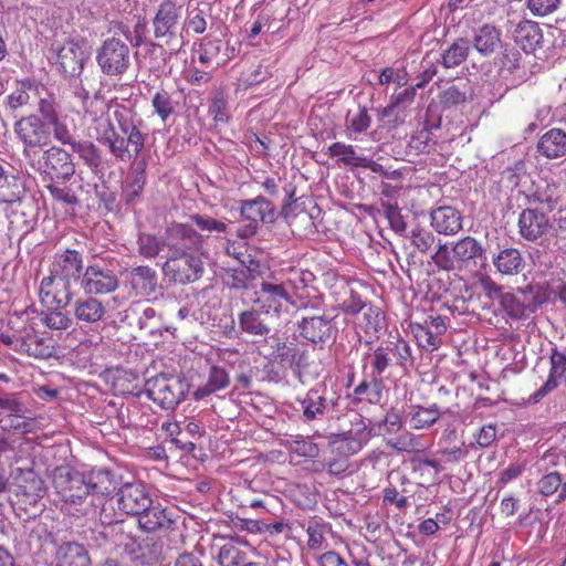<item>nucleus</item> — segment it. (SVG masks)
Masks as SVG:
<instances>
[{"instance_id":"nucleus-24","label":"nucleus","mask_w":566,"mask_h":566,"mask_svg":"<svg viewBox=\"0 0 566 566\" xmlns=\"http://www.w3.org/2000/svg\"><path fill=\"white\" fill-rule=\"evenodd\" d=\"M73 314L80 323L92 326L104 322L107 310L102 300L86 294L73 303Z\"/></svg>"},{"instance_id":"nucleus-10","label":"nucleus","mask_w":566,"mask_h":566,"mask_svg":"<svg viewBox=\"0 0 566 566\" xmlns=\"http://www.w3.org/2000/svg\"><path fill=\"white\" fill-rule=\"evenodd\" d=\"M56 64L60 71L70 77H78L88 60L87 41L85 39H69L54 49Z\"/></svg>"},{"instance_id":"nucleus-23","label":"nucleus","mask_w":566,"mask_h":566,"mask_svg":"<svg viewBox=\"0 0 566 566\" xmlns=\"http://www.w3.org/2000/svg\"><path fill=\"white\" fill-rule=\"evenodd\" d=\"M126 313V317H129L130 314L137 317L136 325L145 335L161 336L164 332L168 331L161 314L151 306L140 303L132 304Z\"/></svg>"},{"instance_id":"nucleus-49","label":"nucleus","mask_w":566,"mask_h":566,"mask_svg":"<svg viewBox=\"0 0 566 566\" xmlns=\"http://www.w3.org/2000/svg\"><path fill=\"white\" fill-rule=\"evenodd\" d=\"M21 349L29 356L40 359H46L53 355V347L44 338L35 334H28L22 338Z\"/></svg>"},{"instance_id":"nucleus-39","label":"nucleus","mask_w":566,"mask_h":566,"mask_svg":"<svg viewBox=\"0 0 566 566\" xmlns=\"http://www.w3.org/2000/svg\"><path fill=\"white\" fill-rule=\"evenodd\" d=\"M493 264L501 274H518L525 268V260L520 250L505 248L493 259Z\"/></svg>"},{"instance_id":"nucleus-3","label":"nucleus","mask_w":566,"mask_h":566,"mask_svg":"<svg viewBox=\"0 0 566 566\" xmlns=\"http://www.w3.org/2000/svg\"><path fill=\"white\" fill-rule=\"evenodd\" d=\"M189 391V384L177 376L157 375L146 380L144 392L164 409H175Z\"/></svg>"},{"instance_id":"nucleus-43","label":"nucleus","mask_w":566,"mask_h":566,"mask_svg":"<svg viewBox=\"0 0 566 566\" xmlns=\"http://www.w3.org/2000/svg\"><path fill=\"white\" fill-rule=\"evenodd\" d=\"M281 214L294 233L298 235H306L314 232L315 226L313 218L307 211L300 210L297 212H293L289 205H283Z\"/></svg>"},{"instance_id":"nucleus-25","label":"nucleus","mask_w":566,"mask_h":566,"mask_svg":"<svg viewBox=\"0 0 566 566\" xmlns=\"http://www.w3.org/2000/svg\"><path fill=\"white\" fill-rule=\"evenodd\" d=\"M549 221L545 212L537 208L524 209L518 217V229L522 238L535 241L547 232Z\"/></svg>"},{"instance_id":"nucleus-1","label":"nucleus","mask_w":566,"mask_h":566,"mask_svg":"<svg viewBox=\"0 0 566 566\" xmlns=\"http://www.w3.org/2000/svg\"><path fill=\"white\" fill-rule=\"evenodd\" d=\"M113 119L101 118L97 122L95 129L98 143L106 146L109 154L120 161L136 159L147 139V134L142 130L143 120L124 105H117Z\"/></svg>"},{"instance_id":"nucleus-33","label":"nucleus","mask_w":566,"mask_h":566,"mask_svg":"<svg viewBox=\"0 0 566 566\" xmlns=\"http://www.w3.org/2000/svg\"><path fill=\"white\" fill-rule=\"evenodd\" d=\"M130 286L140 295L149 296L155 293L158 285L156 271L148 265H138L128 272Z\"/></svg>"},{"instance_id":"nucleus-51","label":"nucleus","mask_w":566,"mask_h":566,"mask_svg":"<svg viewBox=\"0 0 566 566\" xmlns=\"http://www.w3.org/2000/svg\"><path fill=\"white\" fill-rule=\"evenodd\" d=\"M518 293L522 305L526 310L527 314H532L537 311L538 307L545 302V295L541 285L530 284L525 287H520L515 291Z\"/></svg>"},{"instance_id":"nucleus-52","label":"nucleus","mask_w":566,"mask_h":566,"mask_svg":"<svg viewBox=\"0 0 566 566\" xmlns=\"http://www.w3.org/2000/svg\"><path fill=\"white\" fill-rule=\"evenodd\" d=\"M146 184V161L140 160L136 164L134 176L124 190L127 203H133L142 195Z\"/></svg>"},{"instance_id":"nucleus-56","label":"nucleus","mask_w":566,"mask_h":566,"mask_svg":"<svg viewBox=\"0 0 566 566\" xmlns=\"http://www.w3.org/2000/svg\"><path fill=\"white\" fill-rule=\"evenodd\" d=\"M377 117L381 127L395 128L405 122V107L390 102L387 106L377 108Z\"/></svg>"},{"instance_id":"nucleus-32","label":"nucleus","mask_w":566,"mask_h":566,"mask_svg":"<svg viewBox=\"0 0 566 566\" xmlns=\"http://www.w3.org/2000/svg\"><path fill=\"white\" fill-rule=\"evenodd\" d=\"M56 566H90L91 558L84 545L76 542L62 543L55 553Z\"/></svg>"},{"instance_id":"nucleus-58","label":"nucleus","mask_w":566,"mask_h":566,"mask_svg":"<svg viewBox=\"0 0 566 566\" xmlns=\"http://www.w3.org/2000/svg\"><path fill=\"white\" fill-rule=\"evenodd\" d=\"M531 202L547 209L553 210L558 202V188L554 184H545L544 186H537L536 190L532 195Z\"/></svg>"},{"instance_id":"nucleus-59","label":"nucleus","mask_w":566,"mask_h":566,"mask_svg":"<svg viewBox=\"0 0 566 566\" xmlns=\"http://www.w3.org/2000/svg\"><path fill=\"white\" fill-rule=\"evenodd\" d=\"M378 212L381 213L388 220L391 230L399 234L405 233L407 224L401 214V210L397 206V203L381 201Z\"/></svg>"},{"instance_id":"nucleus-20","label":"nucleus","mask_w":566,"mask_h":566,"mask_svg":"<svg viewBox=\"0 0 566 566\" xmlns=\"http://www.w3.org/2000/svg\"><path fill=\"white\" fill-rule=\"evenodd\" d=\"M85 271L83 254L73 249L57 251L49 266V272L72 283L80 284Z\"/></svg>"},{"instance_id":"nucleus-12","label":"nucleus","mask_w":566,"mask_h":566,"mask_svg":"<svg viewBox=\"0 0 566 566\" xmlns=\"http://www.w3.org/2000/svg\"><path fill=\"white\" fill-rule=\"evenodd\" d=\"M164 258L163 272L175 283H192L203 274V262L197 253Z\"/></svg>"},{"instance_id":"nucleus-11","label":"nucleus","mask_w":566,"mask_h":566,"mask_svg":"<svg viewBox=\"0 0 566 566\" xmlns=\"http://www.w3.org/2000/svg\"><path fill=\"white\" fill-rule=\"evenodd\" d=\"M181 8L174 0H163L151 20L154 38L165 45L177 40Z\"/></svg>"},{"instance_id":"nucleus-18","label":"nucleus","mask_w":566,"mask_h":566,"mask_svg":"<svg viewBox=\"0 0 566 566\" xmlns=\"http://www.w3.org/2000/svg\"><path fill=\"white\" fill-rule=\"evenodd\" d=\"M115 496L118 510L133 516H137L143 511H146L153 500L146 485L142 482L120 484Z\"/></svg>"},{"instance_id":"nucleus-4","label":"nucleus","mask_w":566,"mask_h":566,"mask_svg":"<svg viewBox=\"0 0 566 566\" xmlns=\"http://www.w3.org/2000/svg\"><path fill=\"white\" fill-rule=\"evenodd\" d=\"M206 238L192 224L171 222L164 231L166 253L163 256L199 253L206 243Z\"/></svg>"},{"instance_id":"nucleus-31","label":"nucleus","mask_w":566,"mask_h":566,"mask_svg":"<svg viewBox=\"0 0 566 566\" xmlns=\"http://www.w3.org/2000/svg\"><path fill=\"white\" fill-rule=\"evenodd\" d=\"M430 218L431 226L438 233L451 235L462 229L461 213L450 206H443L432 210Z\"/></svg>"},{"instance_id":"nucleus-45","label":"nucleus","mask_w":566,"mask_h":566,"mask_svg":"<svg viewBox=\"0 0 566 566\" xmlns=\"http://www.w3.org/2000/svg\"><path fill=\"white\" fill-rule=\"evenodd\" d=\"M336 286H338L345 294H348V296H346L340 303V310L346 315H357L369 303L361 298V295L354 289L352 282L342 279L336 283Z\"/></svg>"},{"instance_id":"nucleus-26","label":"nucleus","mask_w":566,"mask_h":566,"mask_svg":"<svg viewBox=\"0 0 566 566\" xmlns=\"http://www.w3.org/2000/svg\"><path fill=\"white\" fill-rule=\"evenodd\" d=\"M101 522L107 525L104 526L103 532L99 533V535L104 539L111 537L112 543L118 547H122L123 551L129 556V558L134 560L140 537H136L132 533L126 532L123 523H113L108 516L105 518L101 517Z\"/></svg>"},{"instance_id":"nucleus-9","label":"nucleus","mask_w":566,"mask_h":566,"mask_svg":"<svg viewBox=\"0 0 566 566\" xmlns=\"http://www.w3.org/2000/svg\"><path fill=\"white\" fill-rule=\"evenodd\" d=\"M86 475L91 493L88 505L92 507V513H96L99 510L101 518L105 512L106 503L115 491H118L120 483L118 476L108 469H93Z\"/></svg>"},{"instance_id":"nucleus-8","label":"nucleus","mask_w":566,"mask_h":566,"mask_svg":"<svg viewBox=\"0 0 566 566\" xmlns=\"http://www.w3.org/2000/svg\"><path fill=\"white\" fill-rule=\"evenodd\" d=\"M352 428L333 437L329 447L333 453L353 455L359 452L373 437L370 421L365 420L360 415L355 413L350 421Z\"/></svg>"},{"instance_id":"nucleus-7","label":"nucleus","mask_w":566,"mask_h":566,"mask_svg":"<svg viewBox=\"0 0 566 566\" xmlns=\"http://www.w3.org/2000/svg\"><path fill=\"white\" fill-rule=\"evenodd\" d=\"M13 493L17 499L28 505H35L46 493L43 479L34 471V461L27 467L11 470Z\"/></svg>"},{"instance_id":"nucleus-63","label":"nucleus","mask_w":566,"mask_h":566,"mask_svg":"<svg viewBox=\"0 0 566 566\" xmlns=\"http://www.w3.org/2000/svg\"><path fill=\"white\" fill-rule=\"evenodd\" d=\"M382 319L384 315L381 310L369 302L363 310L360 326L364 328L366 334H377L381 328Z\"/></svg>"},{"instance_id":"nucleus-5","label":"nucleus","mask_w":566,"mask_h":566,"mask_svg":"<svg viewBox=\"0 0 566 566\" xmlns=\"http://www.w3.org/2000/svg\"><path fill=\"white\" fill-rule=\"evenodd\" d=\"M239 210L245 223L239 228L238 235L243 239L253 237L260 223H274L279 216L275 206L263 196L240 201Z\"/></svg>"},{"instance_id":"nucleus-38","label":"nucleus","mask_w":566,"mask_h":566,"mask_svg":"<svg viewBox=\"0 0 566 566\" xmlns=\"http://www.w3.org/2000/svg\"><path fill=\"white\" fill-rule=\"evenodd\" d=\"M543 40L542 30L538 24L532 21H524L515 29V41L525 53L534 52L541 46Z\"/></svg>"},{"instance_id":"nucleus-61","label":"nucleus","mask_w":566,"mask_h":566,"mask_svg":"<svg viewBox=\"0 0 566 566\" xmlns=\"http://www.w3.org/2000/svg\"><path fill=\"white\" fill-rule=\"evenodd\" d=\"M412 332L418 345L426 350L433 352L441 345V336L428 325L417 324L412 327Z\"/></svg>"},{"instance_id":"nucleus-2","label":"nucleus","mask_w":566,"mask_h":566,"mask_svg":"<svg viewBox=\"0 0 566 566\" xmlns=\"http://www.w3.org/2000/svg\"><path fill=\"white\" fill-rule=\"evenodd\" d=\"M53 486L65 503L85 505L84 514L92 513L88 505L91 493L87 484V475L67 467H57L53 472Z\"/></svg>"},{"instance_id":"nucleus-36","label":"nucleus","mask_w":566,"mask_h":566,"mask_svg":"<svg viewBox=\"0 0 566 566\" xmlns=\"http://www.w3.org/2000/svg\"><path fill=\"white\" fill-rule=\"evenodd\" d=\"M230 384V377L227 370L219 366H211L208 379L205 385L199 386L192 394L195 400H202L210 395L224 389Z\"/></svg>"},{"instance_id":"nucleus-30","label":"nucleus","mask_w":566,"mask_h":566,"mask_svg":"<svg viewBox=\"0 0 566 566\" xmlns=\"http://www.w3.org/2000/svg\"><path fill=\"white\" fill-rule=\"evenodd\" d=\"M536 150L546 159H558L565 157L566 132L560 128H551L539 137Z\"/></svg>"},{"instance_id":"nucleus-35","label":"nucleus","mask_w":566,"mask_h":566,"mask_svg":"<svg viewBox=\"0 0 566 566\" xmlns=\"http://www.w3.org/2000/svg\"><path fill=\"white\" fill-rule=\"evenodd\" d=\"M45 188L50 192L55 205L63 208L67 213L75 212V208L80 205V199L75 191L65 185V181L52 180L45 185Z\"/></svg>"},{"instance_id":"nucleus-14","label":"nucleus","mask_w":566,"mask_h":566,"mask_svg":"<svg viewBox=\"0 0 566 566\" xmlns=\"http://www.w3.org/2000/svg\"><path fill=\"white\" fill-rule=\"evenodd\" d=\"M80 286L85 294L96 297L115 292L119 280L113 270L96 262L85 268Z\"/></svg>"},{"instance_id":"nucleus-62","label":"nucleus","mask_w":566,"mask_h":566,"mask_svg":"<svg viewBox=\"0 0 566 566\" xmlns=\"http://www.w3.org/2000/svg\"><path fill=\"white\" fill-rule=\"evenodd\" d=\"M207 17V12L199 7L188 9L184 30L191 31L195 34H203L208 25Z\"/></svg>"},{"instance_id":"nucleus-55","label":"nucleus","mask_w":566,"mask_h":566,"mask_svg":"<svg viewBox=\"0 0 566 566\" xmlns=\"http://www.w3.org/2000/svg\"><path fill=\"white\" fill-rule=\"evenodd\" d=\"M371 124V117L368 114V109L366 106H358L356 111H348L345 125L348 132H353L355 134L365 133Z\"/></svg>"},{"instance_id":"nucleus-50","label":"nucleus","mask_w":566,"mask_h":566,"mask_svg":"<svg viewBox=\"0 0 566 566\" xmlns=\"http://www.w3.org/2000/svg\"><path fill=\"white\" fill-rule=\"evenodd\" d=\"M29 395L25 391H7L0 394V411L8 415L25 413Z\"/></svg>"},{"instance_id":"nucleus-57","label":"nucleus","mask_w":566,"mask_h":566,"mask_svg":"<svg viewBox=\"0 0 566 566\" xmlns=\"http://www.w3.org/2000/svg\"><path fill=\"white\" fill-rule=\"evenodd\" d=\"M52 128L54 138L62 145L72 146L75 143V127L67 119L66 116H59L53 122L48 124Z\"/></svg>"},{"instance_id":"nucleus-19","label":"nucleus","mask_w":566,"mask_h":566,"mask_svg":"<svg viewBox=\"0 0 566 566\" xmlns=\"http://www.w3.org/2000/svg\"><path fill=\"white\" fill-rule=\"evenodd\" d=\"M41 169L49 182L52 180L66 181L75 174L71 154L57 146L44 150Z\"/></svg>"},{"instance_id":"nucleus-60","label":"nucleus","mask_w":566,"mask_h":566,"mask_svg":"<svg viewBox=\"0 0 566 566\" xmlns=\"http://www.w3.org/2000/svg\"><path fill=\"white\" fill-rule=\"evenodd\" d=\"M500 303L504 312L514 319H522L528 316L526 310L522 305L518 293L516 292H501Z\"/></svg>"},{"instance_id":"nucleus-17","label":"nucleus","mask_w":566,"mask_h":566,"mask_svg":"<svg viewBox=\"0 0 566 566\" xmlns=\"http://www.w3.org/2000/svg\"><path fill=\"white\" fill-rule=\"evenodd\" d=\"M315 280V275L308 270L293 269L290 271L285 282L291 294L295 297V308L318 310L322 302L318 296L311 298L308 289Z\"/></svg>"},{"instance_id":"nucleus-21","label":"nucleus","mask_w":566,"mask_h":566,"mask_svg":"<svg viewBox=\"0 0 566 566\" xmlns=\"http://www.w3.org/2000/svg\"><path fill=\"white\" fill-rule=\"evenodd\" d=\"M300 334L312 344H325L336 338L337 328L333 318L325 315L303 316L297 323Z\"/></svg>"},{"instance_id":"nucleus-37","label":"nucleus","mask_w":566,"mask_h":566,"mask_svg":"<svg viewBox=\"0 0 566 566\" xmlns=\"http://www.w3.org/2000/svg\"><path fill=\"white\" fill-rule=\"evenodd\" d=\"M238 323L241 332L251 336L266 337L271 333V327L262 317V313L255 308L241 312Z\"/></svg>"},{"instance_id":"nucleus-16","label":"nucleus","mask_w":566,"mask_h":566,"mask_svg":"<svg viewBox=\"0 0 566 566\" xmlns=\"http://www.w3.org/2000/svg\"><path fill=\"white\" fill-rule=\"evenodd\" d=\"M14 133L28 148H41L51 142V132L41 117L36 115L23 116L14 123Z\"/></svg>"},{"instance_id":"nucleus-29","label":"nucleus","mask_w":566,"mask_h":566,"mask_svg":"<svg viewBox=\"0 0 566 566\" xmlns=\"http://www.w3.org/2000/svg\"><path fill=\"white\" fill-rule=\"evenodd\" d=\"M470 42L479 54L489 57L502 46L501 31L495 25L485 23L474 30Z\"/></svg>"},{"instance_id":"nucleus-40","label":"nucleus","mask_w":566,"mask_h":566,"mask_svg":"<svg viewBox=\"0 0 566 566\" xmlns=\"http://www.w3.org/2000/svg\"><path fill=\"white\" fill-rule=\"evenodd\" d=\"M470 50V40L467 38H458L446 50H443L440 63L444 69L457 67L468 59Z\"/></svg>"},{"instance_id":"nucleus-54","label":"nucleus","mask_w":566,"mask_h":566,"mask_svg":"<svg viewBox=\"0 0 566 566\" xmlns=\"http://www.w3.org/2000/svg\"><path fill=\"white\" fill-rule=\"evenodd\" d=\"M431 260L434 265L442 271L451 272L462 270L455 253L452 252V248L450 249L446 243L438 245L436 252L431 255Z\"/></svg>"},{"instance_id":"nucleus-34","label":"nucleus","mask_w":566,"mask_h":566,"mask_svg":"<svg viewBox=\"0 0 566 566\" xmlns=\"http://www.w3.org/2000/svg\"><path fill=\"white\" fill-rule=\"evenodd\" d=\"M442 416V410L437 403L429 407L421 405H411L409 407L407 418L411 429L426 430L431 428L439 421Z\"/></svg>"},{"instance_id":"nucleus-6","label":"nucleus","mask_w":566,"mask_h":566,"mask_svg":"<svg viewBox=\"0 0 566 566\" xmlns=\"http://www.w3.org/2000/svg\"><path fill=\"white\" fill-rule=\"evenodd\" d=\"M96 62L105 75H123L130 65L128 44L117 36L107 38L96 50Z\"/></svg>"},{"instance_id":"nucleus-22","label":"nucleus","mask_w":566,"mask_h":566,"mask_svg":"<svg viewBox=\"0 0 566 566\" xmlns=\"http://www.w3.org/2000/svg\"><path fill=\"white\" fill-rule=\"evenodd\" d=\"M295 297L291 294L285 280L273 279L270 281H263L260 285V297L259 301L263 307H266V312L273 311L280 313L283 303L290 304L295 307L293 300Z\"/></svg>"},{"instance_id":"nucleus-27","label":"nucleus","mask_w":566,"mask_h":566,"mask_svg":"<svg viewBox=\"0 0 566 566\" xmlns=\"http://www.w3.org/2000/svg\"><path fill=\"white\" fill-rule=\"evenodd\" d=\"M549 374L547 380L537 389L530 400L534 403L541 401L546 395L557 387V379H563L566 376V354L560 352L557 347L551 349L549 356Z\"/></svg>"},{"instance_id":"nucleus-47","label":"nucleus","mask_w":566,"mask_h":566,"mask_svg":"<svg viewBox=\"0 0 566 566\" xmlns=\"http://www.w3.org/2000/svg\"><path fill=\"white\" fill-rule=\"evenodd\" d=\"M137 251L145 259H154L158 256L160 252L165 254L164 234L158 238L151 233L139 232L137 237Z\"/></svg>"},{"instance_id":"nucleus-15","label":"nucleus","mask_w":566,"mask_h":566,"mask_svg":"<svg viewBox=\"0 0 566 566\" xmlns=\"http://www.w3.org/2000/svg\"><path fill=\"white\" fill-rule=\"evenodd\" d=\"M74 283L49 273L40 283V301L48 308H65L74 297Z\"/></svg>"},{"instance_id":"nucleus-46","label":"nucleus","mask_w":566,"mask_h":566,"mask_svg":"<svg viewBox=\"0 0 566 566\" xmlns=\"http://www.w3.org/2000/svg\"><path fill=\"white\" fill-rule=\"evenodd\" d=\"M24 187L17 176L8 175L3 169L0 174V203H13L21 199Z\"/></svg>"},{"instance_id":"nucleus-44","label":"nucleus","mask_w":566,"mask_h":566,"mask_svg":"<svg viewBox=\"0 0 566 566\" xmlns=\"http://www.w3.org/2000/svg\"><path fill=\"white\" fill-rule=\"evenodd\" d=\"M452 252L455 253L457 260L463 269L470 261L483 258L485 250L476 239L464 237L453 244Z\"/></svg>"},{"instance_id":"nucleus-53","label":"nucleus","mask_w":566,"mask_h":566,"mask_svg":"<svg viewBox=\"0 0 566 566\" xmlns=\"http://www.w3.org/2000/svg\"><path fill=\"white\" fill-rule=\"evenodd\" d=\"M218 563L220 566H245L250 562L244 551L234 544L228 543L219 549Z\"/></svg>"},{"instance_id":"nucleus-13","label":"nucleus","mask_w":566,"mask_h":566,"mask_svg":"<svg viewBox=\"0 0 566 566\" xmlns=\"http://www.w3.org/2000/svg\"><path fill=\"white\" fill-rule=\"evenodd\" d=\"M339 397L335 392L328 391L326 385L317 384L311 388L303 398H298L302 411V419L306 422L323 417L337 406Z\"/></svg>"},{"instance_id":"nucleus-64","label":"nucleus","mask_w":566,"mask_h":566,"mask_svg":"<svg viewBox=\"0 0 566 566\" xmlns=\"http://www.w3.org/2000/svg\"><path fill=\"white\" fill-rule=\"evenodd\" d=\"M222 46L223 44L220 39H213L211 36L203 38L198 50L199 62L201 64H210L220 55Z\"/></svg>"},{"instance_id":"nucleus-28","label":"nucleus","mask_w":566,"mask_h":566,"mask_svg":"<svg viewBox=\"0 0 566 566\" xmlns=\"http://www.w3.org/2000/svg\"><path fill=\"white\" fill-rule=\"evenodd\" d=\"M138 526L146 532L168 530L174 524L170 512L161 504L150 501L149 507L137 515Z\"/></svg>"},{"instance_id":"nucleus-48","label":"nucleus","mask_w":566,"mask_h":566,"mask_svg":"<svg viewBox=\"0 0 566 566\" xmlns=\"http://www.w3.org/2000/svg\"><path fill=\"white\" fill-rule=\"evenodd\" d=\"M276 357L291 367L301 368L306 363L305 352L292 342L279 343L275 348Z\"/></svg>"},{"instance_id":"nucleus-42","label":"nucleus","mask_w":566,"mask_h":566,"mask_svg":"<svg viewBox=\"0 0 566 566\" xmlns=\"http://www.w3.org/2000/svg\"><path fill=\"white\" fill-rule=\"evenodd\" d=\"M163 554V543L155 536H144L138 541V547L134 560L142 565H153L159 562Z\"/></svg>"},{"instance_id":"nucleus-41","label":"nucleus","mask_w":566,"mask_h":566,"mask_svg":"<svg viewBox=\"0 0 566 566\" xmlns=\"http://www.w3.org/2000/svg\"><path fill=\"white\" fill-rule=\"evenodd\" d=\"M71 148L92 172L96 174L101 170L103 165L102 150L93 142L75 140Z\"/></svg>"}]
</instances>
